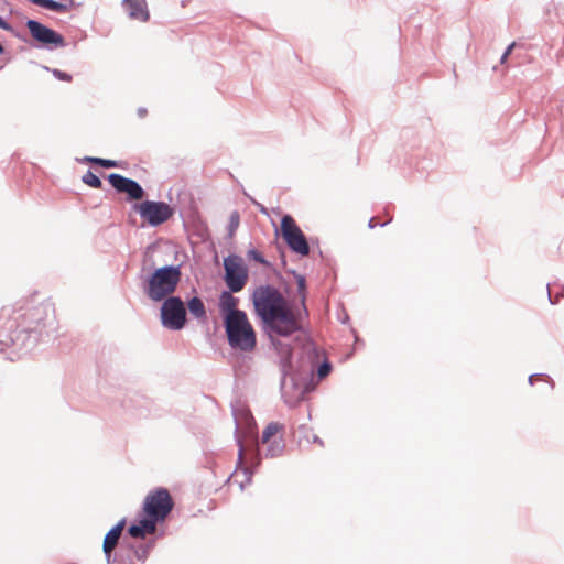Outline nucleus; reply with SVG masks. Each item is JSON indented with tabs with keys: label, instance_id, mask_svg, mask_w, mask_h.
I'll list each match as a JSON object with an SVG mask.
<instances>
[{
	"label": "nucleus",
	"instance_id": "f257e3e1",
	"mask_svg": "<svg viewBox=\"0 0 564 564\" xmlns=\"http://www.w3.org/2000/svg\"><path fill=\"white\" fill-rule=\"evenodd\" d=\"M252 303L262 330L279 356L281 388L284 389L288 377L293 382V349L284 339L302 329V313L293 312L282 293L270 284L260 285L253 291Z\"/></svg>",
	"mask_w": 564,
	"mask_h": 564
},
{
	"label": "nucleus",
	"instance_id": "f03ea898",
	"mask_svg": "<svg viewBox=\"0 0 564 564\" xmlns=\"http://www.w3.org/2000/svg\"><path fill=\"white\" fill-rule=\"evenodd\" d=\"M56 333V319L51 303L26 299L18 302L8 332L0 337V350L9 349L10 360L20 359Z\"/></svg>",
	"mask_w": 564,
	"mask_h": 564
},
{
	"label": "nucleus",
	"instance_id": "7ed1b4c3",
	"mask_svg": "<svg viewBox=\"0 0 564 564\" xmlns=\"http://www.w3.org/2000/svg\"><path fill=\"white\" fill-rule=\"evenodd\" d=\"M182 276L181 264H166L153 270L143 281L142 290L153 302L172 296Z\"/></svg>",
	"mask_w": 564,
	"mask_h": 564
},
{
	"label": "nucleus",
	"instance_id": "20e7f679",
	"mask_svg": "<svg viewBox=\"0 0 564 564\" xmlns=\"http://www.w3.org/2000/svg\"><path fill=\"white\" fill-rule=\"evenodd\" d=\"M224 328L229 346L232 349L249 352L257 346V336L247 314L234 318H225Z\"/></svg>",
	"mask_w": 564,
	"mask_h": 564
},
{
	"label": "nucleus",
	"instance_id": "39448f33",
	"mask_svg": "<svg viewBox=\"0 0 564 564\" xmlns=\"http://www.w3.org/2000/svg\"><path fill=\"white\" fill-rule=\"evenodd\" d=\"M161 324L170 330H181L187 323V311L185 303L180 296H169L162 301Z\"/></svg>",
	"mask_w": 564,
	"mask_h": 564
},
{
	"label": "nucleus",
	"instance_id": "423d86ee",
	"mask_svg": "<svg viewBox=\"0 0 564 564\" xmlns=\"http://www.w3.org/2000/svg\"><path fill=\"white\" fill-rule=\"evenodd\" d=\"M281 235L292 252L301 257L310 254L311 248L306 236L289 214L281 218Z\"/></svg>",
	"mask_w": 564,
	"mask_h": 564
},
{
	"label": "nucleus",
	"instance_id": "0eeeda50",
	"mask_svg": "<svg viewBox=\"0 0 564 564\" xmlns=\"http://www.w3.org/2000/svg\"><path fill=\"white\" fill-rule=\"evenodd\" d=\"M133 208L140 217L151 227H159L173 217L175 209L170 204L162 200H143L134 204Z\"/></svg>",
	"mask_w": 564,
	"mask_h": 564
},
{
	"label": "nucleus",
	"instance_id": "6e6552de",
	"mask_svg": "<svg viewBox=\"0 0 564 564\" xmlns=\"http://www.w3.org/2000/svg\"><path fill=\"white\" fill-rule=\"evenodd\" d=\"M224 281L230 292H240L249 279L248 268L243 259L238 254H229L224 258Z\"/></svg>",
	"mask_w": 564,
	"mask_h": 564
},
{
	"label": "nucleus",
	"instance_id": "1a4fd4ad",
	"mask_svg": "<svg viewBox=\"0 0 564 564\" xmlns=\"http://www.w3.org/2000/svg\"><path fill=\"white\" fill-rule=\"evenodd\" d=\"M174 508V501L166 488L159 487L150 491L144 499L142 510L153 518L164 522Z\"/></svg>",
	"mask_w": 564,
	"mask_h": 564
},
{
	"label": "nucleus",
	"instance_id": "9d476101",
	"mask_svg": "<svg viewBox=\"0 0 564 564\" xmlns=\"http://www.w3.org/2000/svg\"><path fill=\"white\" fill-rule=\"evenodd\" d=\"M300 360L307 361L308 371L311 375L316 373L318 380L325 379L333 368L324 352L312 340L303 345Z\"/></svg>",
	"mask_w": 564,
	"mask_h": 564
},
{
	"label": "nucleus",
	"instance_id": "9b49d317",
	"mask_svg": "<svg viewBox=\"0 0 564 564\" xmlns=\"http://www.w3.org/2000/svg\"><path fill=\"white\" fill-rule=\"evenodd\" d=\"M25 25L32 39L39 43V47L52 51L66 46L64 36L43 23L33 19H28Z\"/></svg>",
	"mask_w": 564,
	"mask_h": 564
},
{
	"label": "nucleus",
	"instance_id": "f8f14e48",
	"mask_svg": "<svg viewBox=\"0 0 564 564\" xmlns=\"http://www.w3.org/2000/svg\"><path fill=\"white\" fill-rule=\"evenodd\" d=\"M109 184L116 189L117 193H124L127 200H140L144 197L145 192L143 187L135 181L126 177L118 173H110L107 176Z\"/></svg>",
	"mask_w": 564,
	"mask_h": 564
},
{
	"label": "nucleus",
	"instance_id": "ddd939ff",
	"mask_svg": "<svg viewBox=\"0 0 564 564\" xmlns=\"http://www.w3.org/2000/svg\"><path fill=\"white\" fill-rule=\"evenodd\" d=\"M247 464L241 468V473L245 476V480L240 482V489L243 490L246 485H250L252 476L258 470L262 462V454L260 449L259 441L256 440L249 447L246 448Z\"/></svg>",
	"mask_w": 564,
	"mask_h": 564
},
{
	"label": "nucleus",
	"instance_id": "4468645a",
	"mask_svg": "<svg viewBox=\"0 0 564 564\" xmlns=\"http://www.w3.org/2000/svg\"><path fill=\"white\" fill-rule=\"evenodd\" d=\"M159 523L162 522L142 511L139 519L130 523L127 532L133 539L144 540L147 535L155 533Z\"/></svg>",
	"mask_w": 564,
	"mask_h": 564
},
{
	"label": "nucleus",
	"instance_id": "2eb2a0df",
	"mask_svg": "<svg viewBox=\"0 0 564 564\" xmlns=\"http://www.w3.org/2000/svg\"><path fill=\"white\" fill-rule=\"evenodd\" d=\"M126 524L127 519L122 518L106 533L102 542V552L106 562H110V557L115 554L113 551L120 541Z\"/></svg>",
	"mask_w": 564,
	"mask_h": 564
},
{
	"label": "nucleus",
	"instance_id": "dca6fc26",
	"mask_svg": "<svg viewBox=\"0 0 564 564\" xmlns=\"http://www.w3.org/2000/svg\"><path fill=\"white\" fill-rule=\"evenodd\" d=\"M234 292H230V290H224L219 295V311L223 317V322H225V318H234L237 315L246 314V312L239 310L237 307L238 305V297H235L232 295Z\"/></svg>",
	"mask_w": 564,
	"mask_h": 564
},
{
	"label": "nucleus",
	"instance_id": "f3484780",
	"mask_svg": "<svg viewBox=\"0 0 564 564\" xmlns=\"http://www.w3.org/2000/svg\"><path fill=\"white\" fill-rule=\"evenodd\" d=\"M121 6L132 20L147 22L150 19L145 0H122Z\"/></svg>",
	"mask_w": 564,
	"mask_h": 564
},
{
	"label": "nucleus",
	"instance_id": "a211bd4d",
	"mask_svg": "<svg viewBox=\"0 0 564 564\" xmlns=\"http://www.w3.org/2000/svg\"><path fill=\"white\" fill-rule=\"evenodd\" d=\"M133 414L138 417H148L154 410V402L145 395H135L130 400Z\"/></svg>",
	"mask_w": 564,
	"mask_h": 564
},
{
	"label": "nucleus",
	"instance_id": "6ab92c4d",
	"mask_svg": "<svg viewBox=\"0 0 564 564\" xmlns=\"http://www.w3.org/2000/svg\"><path fill=\"white\" fill-rule=\"evenodd\" d=\"M156 543L155 539H151L147 542H141L138 544L130 543L127 544V549L129 550L128 553L135 557L137 561H139L141 564H144L151 553V551L154 549Z\"/></svg>",
	"mask_w": 564,
	"mask_h": 564
},
{
	"label": "nucleus",
	"instance_id": "aec40b11",
	"mask_svg": "<svg viewBox=\"0 0 564 564\" xmlns=\"http://www.w3.org/2000/svg\"><path fill=\"white\" fill-rule=\"evenodd\" d=\"M186 311L188 310L189 314L196 318L199 323H205L207 321V311L204 301L195 295L187 300Z\"/></svg>",
	"mask_w": 564,
	"mask_h": 564
},
{
	"label": "nucleus",
	"instance_id": "412c9836",
	"mask_svg": "<svg viewBox=\"0 0 564 564\" xmlns=\"http://www.w3.org/2000/svg\"><path fill=\"white\" fill-rule=\"evenodd\" d=\"M267 445L268 446L264 453L265 458L280 457L285 449V442L282 435L273 440H270V442L267 443Z\"/></svg>",
	"mask_w": 564,
	"mask_h": 564
},
{
	"label": "nucleus",
	"instance_id": "4be33fe9",
	"mask_svg": "<svg viewBox=\"0 0 564 564\" xmlns=\"http://www.w3.org/2000/svg\"><path fill=\"white\" fill-rule=\"evenodd\" d=\"M296 280V284H297V293L301 297V305H302V310H303V314L305 316L308 315V311H307V307H306V304H305V301H306V279L303 274H300L297 273L295 270H290L289 271Z\"/></svg>",
	"mask_w": 564,
	"mask_h": 564
},
{
	"label": "nucleus",
	"instance_id": "5701e85b",
	"mask_svg": "<svg viewBox=\"0 0 564 564\" xmlns=\"http://www.w3.org/2000/svg\"><path fill=\"white\" fill-rule=\"evenodd\" d=\"M31 3L39 6L43 9L51 10L58 13L66 12V8L63 2L56 0H29Z\"/></svg>",
	"mask_w": 564,
	"mask_h": 564
},
{
	"label": "nucleus",
	"instance_id": "b1692460",
	"mask_svg": "<svg viewBox=\"0 0 564 564\" xmlns=\"http://www.w3.org/2000/svg\"><path fill=\"white\" fill-rule=\"evenodd\" d=\"M284 430V425L279 422H270L262 432L261 443L267 444L279 432Z\"/></svg>",
	"mask_w": 564,
	"mask_h": 564
},
{
	"label": "nucleus",
	"instance_id": "393cba45",
	"mask_svg": "<svg viewBox=\"0 0 564 564\" xmlns=\"http://www.w3.org/2000/svg\"><path fill=\"white\" fill-rule=\"evenodd\" d=\"M82 182L93 188L100 189L102 187V181L99 176L88 170L82 177Z\"/></svg>",
	"mask_w": 564,
	"mask_h": 564
},
{
	"label": "nucleus",
	"instance_id": "a878e982",
	"mask_svg": "<svg viewBox=\"0 0 564 564\" xmlns=\"http://www.w3.org/2000/svg\"><path fill=\"white\" fill-rule=\"evenodd\" d=\"M107 564H135L133 557L130 553H115L110 557V562H106Z\"/></svg>",
	"mask_w": 564,
	"mask_h": 564
},
{
	"label": "nucleus",
	"instance_id": "bb28decb",
	"mask_svg": "<svg viewBox=\"0 0 564 564\" xmlns=\"http://www.w3.org/2000/svg\"><path fill=\"white\" fill-rule=\"evenodd\" d=\"M236 441H237V445L239 447L237 468H236V473H238V471H241V468L243 465H248V464H247L246 447L243 446L242 440L240 437H237Z\"/></svg>",
	"mask_w": 564,
	"mask_h": 564
},
{
	"label": "nucleus",
	"instance_id": "cd10ccee",
	"mask_svg": "<svg viewBox=\"0 0 564 564\" xmlns=\"http://www.w3.org/2000/svg\"><path fill=\"white\" fill-rule=\"evenodd\" d=\"M239 223H240L239 213L237 210H235L230 214L229 223H228V227H227L229 238L234 237V235L239 226Z\"/></svg>",
	"mask_w": 564,
	"mask_h": 564
},
{
	"label": "nucleus",
	"instance_id": "c85d7f7f",
	"mask_svg": "<svg viewBox=\"0 0 564 564\" xmlns=\"http://www.w3.org/2000/svg\"><path fill=\"white\" fill-rule=\"evenodd\" d=\"M247 257L251 260H254L256 262L269 268L271 267V263L263 257V254L258 251L257 249H250L247 252Z\"/></svg>",
	"mask_w": 564,
	"mask_h": 564
},
{
	"label": "nucleus",
	"instance_id": "c756f323",
	"mask_svg": "<svg viewBox=\"0 0 564 564\" xmlns=\"http://www.w3.org/2000/svg\"><path fill=\"white\" fill-rule=\"evenodd\" d=\"M0 28L4 31L11 32L15 37L26 41V37L24 35H21L19 32H17L13 26L8 23L1 15H0Z\"/></svg>",
	"mask_w": 564,
	"mask_h": 564
},
{
	"label": "nucleus",
	"instance_id": "7c9ffc66",
	"mask_svg": "<svg viewBox=\"0 0 564 564\" xmlns=\"http://www.w3.org/2000/svg\"><path fill=\"white\" fill-rule=\"evenodd\" d=\"M96 165L104 169H113L120 167V162L116 160L98 158V160H96Z\"/></svg>",
	"mask_w": 564,
	"mask_h": 564
},
{
	"label": "nucleus",
	"instance_id": "2f4dec72",
	"mask_svg": "<svg viewBox=\"0 0 564 564\" xmlns=\"http://www.w3.org/2000/svg\"><path fill=\"white\" fill-rule=\"evenodd\" d=\"M44 69L52 72L53 76L56 79H58V80H63V82H70L72 80V75L66 73V72H63V70L57 69V68L50 69L48 67H44Z\"/></svg>",
	"mask_w": 564,
	"mask_h": 564
},
{
	"label": "nucleus",
	"instance_id": "473e14b6",
	"mask_svg": "<svg viewBox=\"0 0 564 564\" xmlns=\"http://www.w3.org/2000/svg\"><path fill=\"white\" fill-rule=\"evenodd\" d=\"M540 377H542V378H546V380H547V381L550 382V384H551V389H553V388H554V382H553V380H552L550 377H547L546 375H544V373H533V375H530V376H529V378H528V382H529V384L533 386V384H534V379H535V378H540Z\"/></svg>",
	"mask_w": 564,
	"mask_h": 564
},
{
	"label": "nucleus",
	"instance_id": "72a5a7b5",
	"mask_svg": "<svg viewBox=\"0 0 564 564\" xmlns=\"http://www.w3.org/2000/svg\"><path fill=\"white\" fill-rule=\"evenodd\" d=\"M514 46H516L514 42H512L511 44H509L507 46V48L505 50L503 54L500 57V63L501 64H503L507 61L508 56L511 54V52L514 48Z\"/></svg>",
	"mask_w": 564,
	"mask_h": 564
},
{
	"label": "nucleus",
	"instance_id": "f704fd0d",
	"mask_svg": "<svg viewBox=\"0 0 564 564\" xmlns=\"http://www.w3.org/2000/svg\"><path fill=\"white\" fill-rule=\"evenodd\" d=\"M390 221H391V218H390L388 221H384V223H377V221H376V218H375V217H372V218H370V219H369V221H368V227H369L370 229L375 228L376 226L384 227V226H386V225H388Z\"/></svg>",
	"mask_w": 564,
	"mask_h": 564
},
{
	"label": "nucleus",
	"instance_id": "c9c22d12",
	"mask_svg": "<svg viewBox=\"0 0 564 564\" xmlns=\"http://www.w3.org/2000/svg\"><path fill=\"white\" fill-rule=\"evenodd\" d=\"M65 8H66V12L75 7H78L79 3H76L74 0H66V2H63Z\"/></svg>",
	"mask_w": 564,
	"mask_h": 564
},
{
	"label": "nucleus",
	"instance_id": "e433bc0d",
	"mask_svg": "<svg viewBox=\"0 0 564 564\" xmlns=\"http://www.w3.org/2000/svg\"><path fill=\"white\" fill-rule=\"evenodd\" d=\"M96 160H98L97 156H85L82 162H88L96 165Z\"/></svg>",
	"mask_w": 564,
	"mask_h": 564
},
{
	"label": "nucleus",
	"instance_id": "4c0bfd02",
	"mask_svg": "<svg viewBox=\"0 0 564 564\" xmlns=\"http://www.w3.org/2000/svg\"><path fill=\"white\" fill-rule=\"evenodd\" d=\"M137 112H138V116H139L140 118H144V117H145V115L148 113V111H147V109H145L144 107H140V108H138V111H137Z\"/></svg>",
	"mask_w": 564,
	"mask_h": 564
},
{
	"label": "nucleus",
	"instance_id": "58836bf2",
	"mask_svg": "<svg viewBox=\"0 0 564 564\" xmlns=\"http://www.w3.org/2000/svg\"><path fill=\"white\" fill-rule=\"evenodd\" d=\"M547 296H549V301H550V303H551V304H553V305H554V304H556V303H557V300H553V299H552V295H551L550 290L547 291Z\"/></svg>",
	"mask_w": 564,
	"mask_h": 564
},
{
	"label": "nucleus",
	"instance_id": "ea45409f",
	"mask_svg": "<svg viewBox=\"0 0 564 564\" xmlns=\"http://www.w3.org/2000/svg\"><path fill=\"white\" fill-rule=\"evenodd\" d=\"M313 442L323 445V441L317 435L313 436Z\"/></svg>",
	"mask_w": 564,
	"mask_h": 564
},
{
	"label": "nucleus",
	"instance_id": "a19ab883",
	"mask_svg": "<svg viewBox=\"0 0 564 564\" xmlns=\"http://www.w3.org/2000/svg\"><path fill=\"white\" fill-rule=\"evenodd\" d=\"M4 53V47L3 45L0 43V54H3Z\"/></svg>",
	"mask_w": 564,
	"mask_h": 564
},
{
	"label": "nucleus",
	"instance_id": "79ce46f5",
	"mask_svg": "<svg viewBox=\"0 0 564 564\" xmlns=\"http://www.w3.org/2000/svg\"><path fill=\"white\" fill-rule=\"evenodd\" d=\"M259 206H260V210H261L262 213H267V210H265V208H264L263 206H261V205H259Z\"/></svg>",
	"mask_w": 564,
	"mask_h": 564
},
{
	"label": "nucleus",
	"instance_id": "37998d69",
	"mask_svg": "<svg viewBox=\"0 0 564 564\" xmlns=\"http://www.w3.org/2000/svg\"><path fill=\"white\" fill-rule=\"evenodd\" d=\"M252 203L256 204V205H259L256 199L251 198Z\"/></svg>",
	"mask_w": 564,
	"mask_h": 564
}]
</instances>
